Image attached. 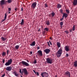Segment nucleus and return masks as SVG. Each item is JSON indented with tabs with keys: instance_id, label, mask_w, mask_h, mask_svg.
Listing matches in <instances>:
<instances>
[{
	"instance_id": "c85d7f7f",
	"label": "nucleus",
	"mask_w": 77,
	"mask_h": 77,
	"mask_svg": "<svg viewBox=\"0 0 77 77\" xmlns=\"http://www.w3.org/2000/svg\"><path fill=\"white\" fill-rule=\"evenodd\" d=\"M5 55H6V52H3L2 54V56H5Z\"/></svg>"
},
{
	"instance_id": "aec40b11",
	"label": "nucleus",
	"mask_w": 77,
	"mask_h": 77,
	"mask_svg": "<svg viewBox=\"0 0 77 77\" xmlns=\"http://www.w3.org/2000/svg\"><path fill=\"white\" fill-rule=\"evenodd\" d=\"M31 46H35V41L33 42L31 44H30Z\"/></svg>"
},
{
	"instance_id": "3c124183",
	"label": "nucleus",
	"mask_w": 77,
	"mask_h": 77,
	"mask_svg": "<svg viewBox=\"0 0 77 77\" xmlns=\"http://www.w3.org/2000/svg\"><path fill=\"white\" fill-rule=\"evenodd\" d=\"M21 11H23V7H22V8H21Z\"/></svg>"
},
{
	"instance_id": "20e7f679",
	"label": "nucleus",
	"mask_w": 77,
	"mask_h": 77,
	"mask_svg": "<svg viewBox=\"0 0 77 77\" xmlns=\"http://www.w3.org/2000/svg\"><path fill=\"white\" fill-rule=\"evenodd\" d=\"M21 63L23 65H25V66H29V63L24 61H22L21 62Z\"/></svg>"
},
{
	"instance_id": "412c9836",
	"label": "nucleus",
	"mask_w": 77,
	"mask_h": 77,
	"mask_svg": "<svg viewBox=\"0 0 77 77\" xmlns=\"http://www.w3.org/2000/svg\"><path fill=\"white\" fill-rule=\"evenodd\" d=\"M1 39L2 41H5L7 39V38H5L3 37L2 36L1 38Z\"/></svg>"
},
{
	"instance_id": "864d4df0",
	"label": "nucleus",
	"mask_w": 77,
	"mask_h": 77,
	"mask_svg": "<svg viewBox=\"0 0 77 77\" xmlns=\"http://www.w3.org/2000/svg\"><path fill=\"white\" fill-rule=\"evenodd\" d=\"M70 33H71V32H72V29L70 30Z\"/></svg>"
},
{
	"instance_id": "0eeeda50",
	"label": "nucleus",
	"mask_w": 77,
	"mask_h": 77,
	"mask_svg": "<svg viewBox=\"0 0 77 77\" xmlns=\"http://www.w3.org/2000/svg\"><path fill=\"white\" fill-rule=\"evenodd\" d=\"M55 15V13L54 12L51 13V14H49V17H54Z\"/></svg>"
},
{
	"instance_id": "b1692460",
	"label": "nucleus",
	"mask_w": 77,
	"mask_h": 77,
	"mask_svg": "<svg viewBox=\"0 0 77 77\" xmlns=\"http://www.w3.org/2000/svg\"><path fill=\"white\" fill-rule=\"evenodd\" d=\"M62 7V5H60V4H58L57 5V8H60Z\"/></svg>"
},
{
	"instance_id": "bb28decb",
	"label": "nucleus",
	"mask_w": 77,
	"mask_h": 77,
	"mask_svg": "<svg viewBox=\"0 0 77 77\" xmlns=\"http://www.w3.org/2000/svg\"><path fill=\"white\" fill-rule=\"evenodd\" d=\"M11 65L8 62H7L5 64V65L6 66H9V65Z\"/></svg>"
},
{
	"instance_id": "79ce46f5",
	"label": "nucleus",
	"mask_w": 77,
	"mask_h": 77,
	"mask_svg": "<svg viewBox=\"0 0 77 77\" xmlns=\"http://www.w3.org/2000/svg\"><path fill=\"white\" fill-rule=\"evenodd\" d=\"M41 31V29H39L38 30V32H39Z\"/></svg>"
},
{
	"instance_id": "0e129e2a",
	"label": "nucleus",
	"mask_w": 77,
	"mask_h": 77,
	"mask_svg": "<svg viewBox=\"0 0 77 77\" xmlns=\"http://www.w3.org/2000/svg\"><path fill=\"white\" fill-rule=\"evenodd\" d=\"M55 77H57V75H56Z\"/></svg>"
},
{
	"instance_id": "f3484780",
	"label": "nucleus",
	"mask_w": 77,
	"mask_h": 77,
	"mask_svg": "<svg viewBox=\"0 0 77 77\" xmlns=\"http://www.w3.org/2000/svg\"><path fill=\"white\" fill-rule=\"evenodd\" d=\"M77 4V0H74L73 2V5L74 6H76Z\"/></svg>"
},
{
	"instance_id": "7c9ffc66",
	"label": "nucleus",
	"mask_w": 77,
	"mask_h": 77,
	"mask_svg": "<svg viewBox=\"0 0 77 77\" xmlns=\"http://www.w3.org/2000/svg\"><path fill=\"white\" fill-rule=\"evenodd\" d=\"M66 11L67 14H69V10H66Z\"/></svg>"
},
{
	"instance_id": "f03ea898",
	"label": "nucleus",
	"mask_w": 77,
	"mask_h": 77,
	"mask_svg": "<svg viewBox=\"0 0 77 77\" xmlns=\"http://www.w3.org/2000/svg\"><path fill=\"white\" fill-rule=\"evenodd\" d=\"M46 62L48 63L51 64V63H53V60L50 57H48L46 59Z\"/></svg>"
},
{
	"instance_id": "4be33fe9",
	"label": "nucleus",
	"mask_w": 77,
	"mask_h": 77,
	"mask_svg": "<svg viewBox=\"0 0 77 77\" xmlns=\"http://www.w3.org/2000/svg\"><path fill=\"white\" fill-rule=\"evenodd\" d=\"M57 45L58 47V48L60 47V42H57Z\"/></svg>"
},
{
	"instance_id": "e2e57ef3",
	"label": "nucleus",
	"mask_w": 77,
	"mask_h": 77,
	"mask_svg": "<svg viewBox=\"0 0 77 77\" xmlns=\"http://www.w3.org/2000/svg\"><path fill=\"white\" fill-rule=\"evenodd\" d=\"M20 77H23V76H21V75H20Z\"/></svg>"
},
{
	"instance_id": "f257e3e1",
	"label": "nucleus",
	"mask_w": 77,
	"mask_h": 77,
	"mask_svg": "<svg viewBox=\"0 0 77 77\" xmlns=\"http://www.w3.org/2000/svg\"><path fill=\"white\" fill-rule=\"evenodd\" d=\"M62 53V50L60 48L57 52V56L58 57H60V56H61Z\"/></svg>"
},
{
	"instance_id": "69168bd1",
	"label": "nucleus",
	"mask_w": 77,
	"mask_h": 77,
	"mask_svg": "<svg viewBox=\"0 0 77 77\" xmlns=\"http://www.w3.org/2000/svg\"><path fill=\"white\" fill-rule=\"evenodd\" d=\"M22 72H24V71H22Z\"/></svg>"
},
{
	"instance_id": "1a4fd4ad",
	"label": "nucleus",
	"mask_w": 77,
	"mask_h": 77,
	"mask_svg": "<svg viewBox=\"0 0 77 77\" xmlns=\"http://www.w3.org/2000/svg\"><path fill=\"white\" fill-rule=\"evenodd\" d=\"M65 50L66 51L68 52V51H69V48L68 46H66L64 47Z\"/></svg>"
},
{
	"instance_id": "680f3d73",
	"label": "nucleus",
	"mask_w": 77,
	"mask_h": 77,
	"mask_svg": "<svg viewBox=\"0 0 77 77\" xmlns=\"http://www.w3.org/2000/svg\"><path fill=\"white\" fill-rule=\"evenodd\" d=\"M8 13H9V14H10V13H11V12H8Z\"/></svg>"
},
{
	"instance_id": "9b49d317",
	"label": "nucleus",
	"mask_w": 77,
	"mask_h": 77,
	"mask_svg": "<svg viewBox=\"0 0 77 77\" xmlns=\"http://www.w3.org/2000/svg\"><path fill=\"white\" fill-rule=\"evenodd\" d=\"M65 74L66 76H69V77H71L70 73L69 71H67L65 73Z\"/></svg>"
},
{
	"instance_id": "ddd939ff",
	"label": "nucleus",
	"mask_w": 77,
	"mask_h": 77,
	"mask_svg": "<svg viewBox=\"0 0 77 77\" xmlns=\"http://www.w3.org/2000/svg\"><path fill=\"white\" fill-rule=\"evenodd\" d=\"M23 71L24 72L25 74L26 75H27L28 74V72H27V69L26 68L23 69Z\"/></svg>"
},
{
	"instance_id": "5fc2aeb1",
	"label": "nucleus",
	"mask_w": 77,
	"mask_h": 77,
	"mask_svg": "<svg viewBox=\"0 0 77 77\" xmlns=\"http://www.w3.org/2000/svg\"><path fill=\"white\" fill-rule=\"evenodd\" d=\"M17 8H16L15 9V11H17Z\"/></svg>"
},
{
	"instance_id": "c9c22d12",
	"label": "nucleus",
	"mask_w": 77,
	"mask_h": 77,
	"mask_svg": "<svg viewBox=\"0 0 77 77\" xmlns=\"http://www.w3.org/2000/svg\"><path fill=\"white\" fill-rule=\"evenodd\" d=\"M45 8H47L48 7V5L47 4H45Z\"/></svg>"
},
{
	"instance_id": "393cba45",
	"label": "nucleus",
	"mask_w": 77,
	"mask_h": 77,
	"mask_svg": "<svg viewBox=\"0 0 77 77\" xmlns=\"http://www.w3.org/2000/svg\"><path fill=\"white\" fill-rule=\"evenodd\" d=\"M24 23V19H22L21 22L20 23V25H23Z\"/></svg>"
},
{
	"instance_id": "cd10ccee",
	"label": "nucleus",
	"mask_w": 77,
	"mask_h": 77,
	"mask_svg": "<svg viewBox=\"0 0 77 77\" xmlns=\"http://www.w3.org/2000/svg\"><path fill=\"white\" fill-rule=\"evenodd\" d=\"M44 30H46V31H47V32H48V31L49 30V29L47 27L45 28L44 29Z\"/></svg>"
},
{
	"instance_id": "dca6fc26",
	"label": "nucleus",
	"mask_w": 77,
	"mask_h": 77,
	"mask_svg": "<svg viewBox=\"0 0 77 77\" xmlns=\"http://www.w3.org/2000/svg\"><path fill=\"white\" fill-rule=\"evenodd\" d=\"M12 73L13 74L15 75V76H16V77H18V73L17 72L14 71V72H13Z\"/></svg>"
},
{
	"instance_id": "e433bc0d",
	"label": "nucleus",
	"mask_w": 77,
	"mask_h": 77,
	"mask_svg": "<svg viewBox=\"0 0 77 77\" xmlns=\"http://www.w3.org/2000/svg\"><path fill=\"white\" fill-rule=\"evenodd\" d=\"M62 18H61L60 19V21H62L63 20V19L64 18V17H63V16H62Z\"/></svg>"
},
{
	"instance_id": "de8ad7c7",
	"label": "nucleus",
	"mask_w": 77,
	"mask_h": 77,
	"mask_svg": "<svg viewBox=\"0 0 77 77\" xmlns=\"http://www.w3.org/2000/svg\"><path fill=\"white\" fill-rule=\"evenodd\" d=\"M19 72H20V73H21V69H20Z\"/></svg>"
},
{
	"instance_id": "2eb2a0df",
	"label": "nucleus",
	"mask_w": 77,
	"mask_h": 77,
	"mask_svg": "<svg viewBox=\"0 0 77 77\" xmlns=\"http://www.w3.org/2000/svg\"><path fill=\"white\" fill-rule=\"evenodd\" d=\"M74 64L73 66L75 68H77V60L75 61L73 63Z\"/></svg>"
},
{
	"instance_id": "9d476101",
	"label": "nucleus",
	"mask_w": 77,
	"mask_h": 77,
	"mask_svg": "<svg viewBox=\"0 0 77 77\" xmlns=\"http://www.w3.org/2000/svg\"><path fill=\"white\" fill-rule=\"evenodd\" d=\"M44 51L46 54H48L50 52V50L49 49H46L44 50Z\"/></svg>"
},
{
	"instance_id": "58836bf2",
	"label": "nucleus",
	"mask_w": 77,
	"mask_h": 77,
	"mask_svg": "<svg viewBox=\"0 0 77 77\" xmlns=\"http://www.w3.org/2000/svg\"><path fill=\"white\" fill-rule=\"evenodd\" d=\"M7 54L8 55L9 54V50H8L7 51Z\"/></svg>"
},
{
	"instance_id": "6ab92c4d",
	"label": "nucleus",
	"mask_w": 77,
	"mask_h": 77,
	"mask_svg": "<svg viewBox=\"0 0 77 77\" xmlns=\"http://www.w3.org/2000/svg\"><path fill=\"white\" fill-rule=\"evenodd\" d=\"M8 62L11 65V63H12V59H10L9 60H8Z\"/></svg>"
},
{
	"instance_id": "a19ab883",
	"label": "nucleus",
	"mask_w": 77,
	"mask_h": 77,
	"mask_svg": "<svg viewBox=\"0 0 77 77\" xmlns=\"http://www.w3.org/2000/svg\"><path fill=\"white\" fill-rule=\"evenodd\" d=\"M66 57H68V54L67 53V54H66Z\"/></svg>"
},
{
	"instance_id": "39448f33",
	"label": "nucleus",
	"mask_w": 77,
	"mask_h": 77,
	"mask_svg": "<svg viewBox=\"0 0 77 77\" xmlns=\"http://www.w3.org/2000/svg\"><path fill=\"white\" fill-rule=\"evenodd\" d=\"M36 5H37L36 2L33 3L31 6V8H32L33 9H35L36 6Z\"/></svg>"
},
{
	"instance_id": "a878e982",
	"label": "nucleus",
	"mask_w": 77,
	"mask_h": 77,
	"mask_svg": "<svg viewBox=\"0 0 77 77\" xmlns=\"http://www.w3.org/2000/svg\"><path fill=\"white\" fill-rule=\"evenodd\" d=\"M19 47H20V45H17L15 47V48L16 49H17V50H18V49L19 48Z\"/></svg>"
},
{
	"instance_id": "4468645a",
	"label": "nucleus",
	"mask_w": 77,
	"mask_h": 77,
	"mask_svg": "<svg viewBox=\"0 0 77 77\" xmlns=\"http://www.w3.org/2000/svg\"><path fill=\"white\" fill-rule=\"evenodd\" d=\"M63 17H64L65 18H67V17L68 16V14L66 13H64L63 14Z\"/></svg>"
},
{
	"instance_id": "2f4dec72",
	"label": "nucleus",
	"mask_w": 77,
	"mask_h": 77,
	"mask_svg": "<svg viewBox=\"0 0 77 77\" xmlns=\"http://www.w3.org/2000/svg\"><path fill=\"white\" fill-rule=\"evenodd\" d=\"M63 22H61L60 23V26H63Z\"/></svg>"
},
{
	"instance_id": "c756f323",
	"label": "nucleus",
	"mask_w": 77,
	"mask_h": 77,
	"mask_svg": "<svg viewBox=\"0 0 77 77\" xmlns=\"http://www.w3.org/2000/svg\"><path fill=\"white\" fill-rule=\"evenodd\" d=\"M75 25H74V26H73V27L72 28V30H73V31H74V30H75Z\"/></svg>"
},
{
	"instance_id": "a18cd8bd",
	"label": "nucleus",
	"mask_w": 77,
	"mask_h": 77,
	"mask_svg": "<svg viewBox=\"0 0 77 77\" xmlns=\"http://www.w3.org/2000/svg\"><path fill=\"white\" fill-rule=\"evenodd\" d=\"M5 74H4V75H3L1 76V77H5Z\"/></svg>"
},
{
	"instance_id": "ea45409f",
	"label": "nucleus",
	"mask_w": 77,
	"mask_h": 77,
	"mask_svg": "<svg viewBox=\"0 0 77 77\" xmlns=\"http://www.w3.org/2000/svg\"><path fill=\"white\" fill-rule=\"evenodd\" d=\"M65 33H66L67 34H68V31H65Z\"/></svg>"
},
{
	"instance_id": "37998d69",
	"label": "nucleus",
	"mask_w": 77,
	"mask_h": 77,
	"mask_svg": "<svg viewBox=\"0 0 77 77\" xmlns=\"http://www.w3.org/2000/svg\"><path fill=\"white\" fill-rule=\"evenodd\" d=\"M8 10L9 11H11V8H8Z\"/></svg>"
},
{
	"instance_id": "5701e85b",
	"label": "nucleus",
	"mask_w": 77,
	"mask_h": 77,
	"mask_svg": "<svg viewBox=\"0 0 77 77\" xmlns=\"http://www.w3.org/2000/svg\"><path fill=\"white\" fill-rule=\"evenodd\" d=\"M7 17V14L6 13H5V19L4 20H2V22L4 21L5 20H6V18Z\"/></svg>"
},
{
	"instance_id": "6e6d98bb",
	"label": "nucleus",
	"mask_w": 77,
	"mask_h": 77,
	"mask_svg": "<svg viewBox=\"0 0 77 77\" xmlns=\"http://www.w3.org/2000/svg\"><path fill=\"white\" fill-rule=\"evenodd\" d=\"M50 39H52V38H51V37H50Z\"/></svg>"
},
{
	"instance_id": "338daca9",
	"label": "nucleus",
	"mask_w": 77,
	"mask_h": 77,
	"mask_svg": "<svg viewBox=\"0 0 77 77\" xmlns=\"http://www.w3.org/2000/svg\"><path fill=\"white\" fill-rule=\"evenodd\" d=\"M0 59H1V58H0Z\"/></svg>"
},
{
	"instance_id": "7ed1b4c3",
	"label": "nucleus",
	"mask_w": 77,
	"mask_h": 77,
	"mask_svg": "<svg viewBox=\"0 0 77 77\" xmlns=\"http://www.w3.org/2000/svg\"><path fill=\"white\" fill-rule=\"evenodd\" d=\"M41 75L42 77H48V73L46 72H43L41 74Z\"/></svg>"
},
{
	"instance_id": "4c0bfd02",
	"label": "nucleus",
	"mask_w": 77,
	"mask_h": 77,
	"mask_svg": "<svg viewBox=\"0 0 77 77\" xmlns=\"http://www.w3.org/2000/svg\"><path fill=\"white\" fill-rule=\"evenodd\" d=\"M5 59H4L2 60V62L3 63H5Z\"/></svg>"
},
{
	"instance_id": "774afa93",
	"label": "nucleus",
	"mask_w": 77,
	"mask_h": 77,
	"mask_svg": "<svg viewBox=\"0 0 77 77\" xmlns=\"http://www.w3.org/2000/svg\"><path fill=\"white\" fill-rule=\"evenodd\" d=\"M33 77H34V76H33Z\"/></svg>"
},
{
	"instance_id": "473e14b6",
	"label": "nucleus",
	"mask_w": 77,
	"mask_h": 77,
	"mask_svg": "<svg viewBox=\"0 0 77 77\" xmlns=\"http://www.w3.org/2000/svg\"><path fill=\"white\" fill-rule=\"evenodd\" d=\"M8 3H11L12 2V0H8Z\"/></svg>"
},
{
	"instance_id": "72a5a7b5",
	"label": "nucleus",
	"mask_w": 77,
	"mask_h": 77,
	"mask_svg": "<svg viewBox=\"0 0 77 77\" xmlns=\"http://www.w3.org/2000/svg\"><path fill=\"white\" fill-rule=\"evenodd\" d=\"M60 13H61V14H63V10L62 9H61L60 10Z\"/></svg>"
},
{
	"instance_id": "4d7b16f0",
	"label": "nucleus",
	"mask_w": 77,
	"mask_h": 77,
	"mask_svg": "<svg viewBox=\"0 0 77 77\" xmlns=\"http://www.w3.org/2000/svg\"><path fill=\"white\" fill-rule=\"evenodd\" d=\"M50 44H51V45H52V44L51 43V42H50Z\"/></svg>"
},
{
	"instance_id": "f704fd0d",
	"label": "nucleus",
	"mask_w": 77,
	"mask_h": 77,
	"mask_svg": "<svg viewBox=\"0 0 77 77\" xmlns=\"http://www.w3.org/2000/svg\"><path fill=\"white\" fill-rule=\"evenodd\" d=\"M37 63V62L36 61V60H35L34 61V62H33V63L34 64H35Z\"/></svg>"
},
{
	"instance_id": "603ef678",
	"label": "nucleus",
	"mask_w": 77,
	"mask_h": 77,
	"mask_svg": "<svg viewBox=\"0 0 77 77\" xmlns=\"http://www.w3.org/2000/svg\"><path fill=\"white\" fill-rule=\"evenodd\" d=\"M48 45L50 46V44L49 43V42H48Z\"/></svg>"
},
{
	"instance_id": "8fccbe9b",
	"label": "nucleus",
	"mask_w": 77,
	"mask_h": 77,
	"mask_svg": "<svg viewBox=\"0 0 77 77\" xmlns=\"http://www.w3.org/2000/svg\"><path fill=\"white\" fill-rule=\"evenodd\" d=\"M36 73H37V75L38 76H39V73H38V72H36Z\"/></svg>"
},
{
	"instance_id": "a211bd4d",
	"label": "nucleus",
	"mask_w": 77,
	"mask_h": 77,
	"mask_svg": "<svg viewBox=\"0 0 77 77\" xmlns=\"http://www.w3.org/2000/svg\"><path fill=\"white\" fill-rule=\"evenodd\" d=\"M45 24L46 25H47L48 26H49L50 24V21L49 20H47L46 21H45Z\"/></svg>"
},
{
	"instance_id": "f8f14e48",
	"label": "nucleus",
	"mask_w": 77,
	"mask_h": 77,
	"mask_svg": "<svg viewBox=\"0 0 77 77\" xmlns=\"http://www.w3.org/2000/svg\"><path fill=\"white\" fill-rule=\"evenodd\" d=\"M12 69V67L10 66H8L6 67V70L7 71H11Z\"/></svg>"
},
{
	"instance_id": "423d86ee",
	"label": "nucleus",
	"mask_w": 77,
	"mask_h": 77,
	"mask_svg": "<svg viewBox=\"0 0 77 77\" xmlns=\"http://www.w3.org/2000/svg\"><path fill=\"white\" fill-rule=\"evenodd\" d=\"M37 54L38 56H42V52L41 50H39L37 52Z\"/></svg>"
},
{
	"instance_id": "c03bdc74",
	"label": "nucleus",
	"mask_w": 77,
	"mask_h": 77,
	"mask_svg": "<svg viewBox=\"0 0 77 77\" xmlns=\"http://www.w3.org/2000/svg\"><path fill=\"white\" fill-rule=\"evenodd\" d=\"M37 50H39V49L40 48V47H38V46H37Z\"/></svg>"
},
{
	"instance_id": "09e8293b",
	"label": "nucleus",
	"mask_w": 77,
	"mask_h": 77,
	"mask_svg": "<svg viewBox=\"0 0 77 77\" xmlns=\"http://www.w3.org/2000/svg\"><path fill=\"white\" fill-rule=\"evenodd\" d=\"M33 71L34 72V73H35V74H36V72L35 71V70H33Z\"/></svg>"
},
{
	"instance_id": "13d9d810",
	"label": "nucleus",
	"mask_w": 77,
	"mask_h": 77,
	"mask_svg": "<svg viewBox=\"0 0 77 77\" xmlns=\"http://www.w3.org/2000/svg\"><path fill=\"white\" fill-rule=\"evenodd\" d=\"M27 62L28 63L29 62V61L28 60H27Z\"/></svg>"
},
{
	"instance_id": "052dcab7",
	"label": "nucleus",
	"mask_w": 77,
	"mask_h": 77,
	"mask_svg": "<svg viewBox=\"0 0 77 77\" xmlns=\"http://www.w3.org/2000/svg\"><path fill=\"white\" fill-rule=\"evenodd\" d=\"M49 42L50 43V42H51L50 41V40L49 41Z\"/></svg>"
},
{
	"instance_id": "6e6552de",
	"label": "nucleus",
	"mask_w": 77,
	"mask_h": 77,
	"mask_svg": "<svg viewBox=\"0 0 77 77\" xmlns=\"http://www.w3.org/2000/svg\"><path fill=\"white\" fill-rule=\"evenodd\" d=\"M6 3V2L4 0H2L0 2V4L2 6L3 5H5Z\"/></svg>"
},
{
	"instance_id": "49530a36",
	"label": "nucleus",
	"mask_w": 77,
	"mask_h": 77,
	"mask_svg": "<svg viewBox=\"0 0 77 77\" xmlns=\"http://www.w3.org/2000/svg\"><path fill=\"white\" fill-rule=\"evenodd\" d=\"M30 54H32V53H33V52H32V51H31L30 52Z\"/></svg>"
},
{
	"instance_id": "bf43d9fd",
	"label": "nucleus",
	"mask_w": 77,
	"mask_h": 77,
	"mask_svg": "<svg viewBox=\"0 0 77 77\" xmlns=\"http://www.w3.org/2000/svg\"><path fill=\"white\" fill-rule=\"evenodd\" d=\"M41 27H42V29H43V26H42Z\"/></svg>"
}]
</instances>
